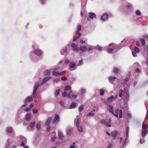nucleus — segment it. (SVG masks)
<instances>
[{"mask_svg":"<svg viewBox=\"0 0 148 148\" xmlns=\"http://www.w3.org/2000/svg\"><path fill=\"white\" fill-rule=\"evenodd\" d=\"M69 70L70 71H73L77 68L76 66L77 65L76 63L75 62H71L69 64Z\"/></svg>","mask_w":148,"mask_h":148,"instance_id":"1","label":"nucleus"},{"mask_svg":"<svg viewBox=\"0 0 148 148\" xmlns=\"http://www.w3.org/2000/svg\"><path fill=\"white\" fill-rule=\"evenodd\" d=\"M101 122L102 124L105 125L106 126L110 127L111 126V125L110 124L111 122V120L110 119L102 120Z\"/></svg>","mask_w":148,"mask_h":148,"instance_id":"2","label":"nucleus"},{"mask_svg":"<svg viewBox=\"0 0 148 148\" xmlns=\"http://www.w3.org/2000/svg\"><path fill=\"white\" fill-rule=\"evenodd\" d=\"M117 97V95H115L114 97L113 95H111L107 98L106 101L108 103H111L114 99H116Z\"/></svg>","mask_w":148,"mask_h":148,"instance_id":"3","label":"nucleus"},{"mask_svg":"<svg viewBox=\"0 0 148 148\" xmlns=\"http://www.w3.org/2000/svg\"><path fill=\"white\" fill-rule=\"evenodd\" d=\"M77 95L74 94L72 91H70L68 95V97L69 98L76 99L77 97Z\"/></svg>","mask_w":148,"mask_h":148,"instance_id":"4","label":"nucleus"},{"mask_svg":"<svg viewBox=\"0 0 148 148\" xmlns=\"http://www.w3.org/2000/svg\"><path fill=\"white\" fill-rule=\"evenodd\" d=\"M64 72H61L59 73L58 71H53L52 72V75L53 76H58L60 75H63Z\"/></svg>","mask_w":148,"mask_h":148,"instance_id":"5","label":"nucleus"},{"mask_svg":"<svg viewBox=\"0 0 148 148\" xmlns=\"http://www.w3.org/2000/svg\"><path fill=\"white\" fill-rule=\"evenodd\" d=\"M108 16L107 13H105L101 16V20L102 21H105L108 18Z\"/></svg>","mask_w":148,"mask_h":148,"instance_id":"6","label":"nucleus"},{"mask_svg":"<svg viewBox=\"0 0 148 148\" xmlns=\"http://www.w3.org/2000/svg\"><path fill=\"white\" fill-rule=\"evenodd\" d=\"M34 97H33L32 95L31 96H28L24 100V101L25 102H31L33 100V98Z\"/></svg>","mask_w":148,"mask_h":148,"instance_id":"7","label":"nucleus"},{"mask_svg":"<svg viewBox=\"0 0 148 148\" xmlns=\"http://www.w3.org/2000/svg\"><path fill=\"white\" fill-rule=\"evenodd\" d=\"M35 124V122H32L28 125L27 128L29 130H32L34 127Z\"/></svg>","mask_w":148,"mask_h":148,"instance_id":"8","label":"nucleus"},{"mask_svg":"<svg viewBox=\"0 0 148 148\" xmlns=\"http://www.w3.org/2000/svg\"><path fill=\"white\" fill-rule=\"evenodd\" d=\"M59 120V116L58 115H56L55 118L52 121V123H57Z\"/></svg>","mask_w":148,"mask_h":148,"instance_id":"9","label":"nucleus"},{"mask_svg":"<svg viewBox=\"0 0 148 148\" xmlns=\"http://www.w3.org/2000/svg\"><path fill=\"white\" fill-rule=\"evenodd\" d=\"M71 47L73 48V50L76 51L79 50L78 46L75 43H73L71 45Z\"/></svg>","mask_w":148,"mask_h":148,"instance_id":"10","label":"nucleus"},{"mask_svg":"<svg viewBox=\"0 0 148 148\" xmlns=\"http://www.w3.org/2000/svg\"><path fill=\"white\" fill-rule=\"evenodd\" d=\"M107 105H108L107 108L108 110L110 112H111L112 113H113L114 110L113 108V107L108 104H107Z\"/></svg>","mask_w":148,"mask_h":148,"instance_id":"11","label":"nucleus"},{"mask_svg":"<svg viewBox=\"0 0 148 148\" xmlns=\"http://www.w3.org/2000/svg\"><path fill=\"white\" fill-rule=\"evenodd\" d=\"M34 53L38 56H40L42 54L41 51L39 50H35L33 51Z\"/></svg>","mask_w":148,"mask_h":148,"instance_id":"12","label":"nucleus"},{"mask_svg":"<svg viewBox=\"0 0 148 148\" xmlns=\"http://www.w3.org/2000/svg\"><path fill=\"white\" fill-rule=\"evenodd\" d=\"M96 15L93 12L89 13V17L90 18H95Z\"/></svg>","mask_w":148,"mask_h":148,"instance_id":"13","label":"nucleus"},{"mask_svg":"<svg viewBox=\"0 0 148 148\" xmlns=\"http://www.w3.org/2000/svg\"><path fill=\"white\" fill-rule=\"evenodd\" d=\"M88 49L86 46H82L79 48V50L82 52L85 51H87Z\"/></svg>","mask_w":148,"mask_h":148,"instance_id":"14","label":"nucleus"},{"mask_svg":"<svg viewBox=\"0 0 148 148\" xmlns=\"http://www.w3.org/2000/svg\"><path fill=\"white\" fill-rule=\"evenodd\" d=\"M76 106V103L75 102H73L69 106L70 109H72L75 108Z\"/></svg>","mask_w":148,"mask_h":148,"instance_id":"15","label":"nucleus"},{"mask_svg":"<svg viewBox=\"0 0 148 148\" xmlns=\"http://www.w3.org/2000/svg\"><path fill=\"white\" fill-rule=\"evenodd\" d=\"M119 109H117L115 110L113 112V113H112L115 117H118V114L119 113Z\"/></svg>","mask_w":148,"mask_h":148,"instance_id":"16","label":"nucleus"},{"mask_svg":"<svg viewBox=\"0 0 148 148\" xmlns=\"http://www.w3.org/2000/svg\"><path fill=\"white\" fill-rule=\"evenodd\" d=\"M51 78V77L50 76L47 77H45L43 79L42 81V83H44L45 82L47 81H48L49 79H50Z\"/></svg>","mask_w":148,"mask_h":148,"instance_id":"17","label":"nucleus"},{"mask_svg":"<svg viewBox=\"0 0 148 148\" xmlns=\"http://www.w3.org/2000/svg\"><path fill=\"white\" fill-rule=\"evenodd\" d=\"M71 89V87L70 86H66L64 88V90L65 91H69Z\"/></svg>","mask_w":148,"mask_h":148,"instance_id":"18","label":"nucleus"},{"mask_svg":"<svg viewBox=\"0 0 148 148\" xmlns=\"http://www.w3.org/2000/svg\"><path fill=\"white\" fill-rule=\"evenodd\" d=\"M140 42L142 45L144 46L145 45V40L144 38H141L140 39Z\"/></svg>","mask_w":148,"mask_h":148,"instance_id":"19","label":"nucleus"},{"mask_svg":"<svg viewBox=\"0 0 148 148\" xmlns=\"http://www.w3.org/2000/svg\"><path fill=\"white\" fill-rule=\"evenodd\" d=\"M51 119L52 118L51 117H50L48 119L46 123V126H48L49 125L50 122L51 121Z\"/></svg>","mask_w":148,"mask_h":148,"instance_id":"20","label":"nucleus"},{"mask_svg":"<svg viewBox=\"0 0 148 148\" xmlns=\"http://www.w3.org/2000/svg\"><path fill=\"white\" fill-rule=\"evenodd\" d=\"M119 69L117 67H115L113 69V72L114 73H119Z\"/></svg>","mask_w":148,"mask_h":148,"instance_id":"21","label":"nucleus"},{"mask_svg":"<svg viewBox=\"0 0 148 148\" xmlns=\"http://www.w3.org/2000/svg\"><path fill=\"white\" fill-rule=\"evenodd\" d=\"M6 131L8 133H11L13 131L12 128L11 127H8L6 128Z\"/></svg>","mask_w":148,"mask_h":148,"instance_id":"22","label":"nucleus"},{"mask_svg":"<svg viewBox=\"0 0 148 148\" xmlns=\"http://www.w3.org/2000/svg\"><path fill=\"white\" fill-rule=\"evenodd\" d=\"M118 133V132L117 131H114L111 133V135L112 136L115 137Z\"/></svg>","mask_w":148,"mask_h":148,"instance_id":"23","label":"nucleus"},{"mask_svg":"<svg viewBox=\"0 0 148 148\" xmlns=\"http://www.w3.org/2000/svg\"><path fill=\"white\" fill-rule=\"evenodd\" d=\"M31 116L30 114H28L26 115L25 119L27 121H29L31 119Z\"/></svg>","mask_w":148,"mask_h":148,"instance_id":"24","label":"nucleus"},{"mask_svg":"<svg viewBox=\"0 0 148 148\" xmlns=\"http://www.w3.org/2000/svg\"><path fill=\"white\" fill-rule=\"evenodd\" d=\"M51 72L50 70H46L44 72V74L46 75H48L51 74Z\"/></svg>","mask_w":148,"mask_h":148,"instance_id":"25","label":"nucleus"},{"mask_svg":"<svg viewBox=\"0 0 148 148\" xmlns=\"http://www.w3.org/2000/svg\"><path fill=\"white\" fill-rule=\"evenodd\" d=\"M84 106L83 105H82L79 106L78 108L79 111V112H81L84 109Z\"/></svg>","mask_w":148,"mask_h":148,"instance_id":"26","label":"nucleus"},{"mask_svg":"<svg viewBox=\"0 0 148 148\" xmlns=\"http://www.w3.org/2000/svg\"><path fill=\"white\" fill-rule=\"evenodd\" d=\"M105 90L103 89H101L99 90V93L100 95L103 96V95Z\"/></svg>","mask_w":148,"mask_h":148,"instance_id":"27","label":"nucleus"},{"mask_svg":"<svg viewBox=\"0 0 148 148\" xmlns=\"http://www.w3.org/2000/svg\"><path fill=\"white\" fill-rule=\"evenodd\" d=\"M114 49L113 48H108L106 50L109 53H112Z\"/></svg>","mask_w":148,"mask_h":148,"instance_id":"28","label":"nucleus"},{"mask_svg":"<svg viewBox=\"0 0 148 148\" xmlns=\"http://www.w3.org/2000/svg\"><path fill=\"white\" fill-rule=\"evenodd\" d=\"M40 122H38L36 125V127L37 130H39L40 128Z\"/></svg>","mask_w":148,"mask_h":148,"instance_id":"29","label":"nucleus"},{"mask_svg":"<svg viewBox=\"0 0 148 148\" xmlns=\"http://www.w3.org/2000/svg\"><path fill=\"white\" fill-rule=\"evenodd\" d=\"M129 75H127L126 76V77L125 79L124 83L125 84L129 80Z\"/></svg>","mask_w":148,"mask_h":148,"instance_id":"30","label":"nucleus"},{"mask_svg":"<svg viewBox=\"0 0 148 148\" xmlns=\"http://www.w3.org/2000/svg\"><path fill=\"white\" fill-rule=\"evenodd\" d=\"M128 138H127L126 137V138L124 139L123 140V146H124L127 143V142Z\"/></svg>","mask_w":148,"mask_h":148,"instance_id":"31","label":"nucleus"},{"mask_svg":"<svg viewBox=\"0 0 148 148\" xmlns=\"http://www.w3.org/2000/svg\"><path fill=\"white\" fill-rule=\"evenodd\" d=\"M147 131L146 130H143L141 133L142 136L143 137L145 136L147 134Z\"/></svg>","mask_w":148,"mask_h":148,"instance_id":"32","label":"nucleus"},{"mask_svg":"<svg viewBox=\"0 0 148 148\" xmlns=\"http://www.w3.org/2000/svg\"><path fill=\"white\" fill-rule=\"evenodd\" d=\"M59 138L60 139H62L63 138V135L60 132H59L58 133Z\"/></svg>","mask_w":148,"mask_h":148,"instance_id":"33","label":"nucleus"},{"mask_svg":"<svg viewBox=\"0 0 148 148\" xmlns=\"http://www.w3.org/2000/svg\"><path fill=\"white\" fill-rule=\"evenodd\" d=\"M129 128L127 127L126 128V136L127 138L129 137Z\"/></svg>","mask_w":148,"mask_h":148,"instance_id":"34","label":"nucleus"},{"mask_svg":"<svg viewBox=\"0 0 148 148\" xmlns=\"http://www.w3.org/2000/svg\"><path fill=\"white\" fill-rule=\"evenodd\" d=\"M78 130L80 132H82L83 131L82 127L81 126H78V127H76Z\"/></svg>","mask_w":148,"mask_h":148,"instance_id":"35","label":"nucleus"},{"mask_svg":"<svg viewBox=\"0 0 148 148\" xmlns=\"http://www.w3.org/2000/svg\"><path fill=\"white\" fill-rule=\"evenodd\" d=\"M116 79V77H111L109 78V79L110 82H113Z\"/></svg>","mask_w":148,"mask_h":148,"instance_id":"36","label":"nucleus"},{"mask_svg":"<svg viewBox=\"0 0 148 148\" xmlns=\"http://www.w3.org/2000/svg\"><path fill=\"white\" fill-rule=\"evenodd\" d=\"M81 121L80 119H78L76 123V127H78V126H79V124L80 123Z\"/></svg>","mask_w":148,"mask_h":148,"instance_id":"37","label":"nucleus"},{"mask_svg":"<svg viewBox=\"0 0 148 148\" xmlns=\"http://www.w3.org/2000/svg\"><path fill=\"white\" fill-rule=\"evenodd\" d=\"M60 90V89H59L56 91L55 93V95L57 97L59 95Z\"/></svg>","mask_w":148,"mask_h":148,"instance_id":"38","label":"nucleus"},{"mask_svg":"<svg viewBox=\"0 0 148 148\" xmlns=\"http://www.w3.org/2000/svg\"><path fill=\"white\" fill-rule=\"evenodd\" d=\"M62 95L64 97H66L67 96L68 97L67 93L65 91L64 92H63L62 93Z\"/></svg>","mask_w":148,"mask_h":148,"instance_id":"39","label":"nucleus"},{"mask_svg":"<svg viewBox=\"0 0 148 148\" xmlns=\"http://www.w3.org/2000/svg\"><path fill=\"white\" fill-rule=\"evenodd\" d=\"M83 64V62L82 60H80L79 61V63L77 64V66H80L81 65H82Z\"/></svg>","mask_w":148,"mask_h":148,"instance_id":"40","label":"nucleus"},{"mask_svg":"<svg viewBox=\"0 0 148 148\" xmlns=\"http://www.w3.org/2000/svg\"><path fill=\"white\" fill-rule=\"evenodd\" d=\"M123 90L122 89H121L120 90L119 94V97H121L123 96L122 93H123Z\"/></svg>","mask_w":148,"mask_h":148,"instance_id":"41","label":"nucleus"},{"mask_svg":"<svg viewBox=\"0 0 148 148\" xmlns=\"http://www.w3.org/2000/svg\"><path fill=\"white\" fill-rule=\"evenodd\" d=\"M119 117L120 118H121L122 115V110H121L119 111Z\"/></svg>","mask_w":148,"mask_h":148,"instance_id":"42","label":"nucleus"},{"mask_svg":"<svg viewBox=\"0 0 148 148\" xmlns=\"http://www.w3.org/2000/svg\"><path fill=\"white\" fill-rule=\"evenodd\" d=\"M95 114V113H92V111L91 112H89L88 114H87V116H93Z\"/></svg>","mask_w":148,"mask_h":148,"instance_id":"43","label":"nucleus"},{"mask_svg":"<svg viewBox=\"0 0 148 148\" xmlns=\"http://www.w3.org/2000/svg\"><path fill=\"white\" fill-rule=\"evenodd\" d=\"M53 134H54V136H51V140L52 141H53L54 140H55V138H56V136H55V133L54 132L53 133Z\"/></svg>","mask_w":148,"mask_h":148,"instance_id":"44","label":"nucleus"},{"mask_svg":"<svg viewBox=\"0 0 148 148\" xmlns=\"http://www.w3.org/2000/svg\"><path fill=\"white\" fill-rule=\"evenodd\" d=\"M81 29V26L80 25H78L77 26V30L76 32H79Z\"/></svg>","mask_w":148,"mask_h":148,"instance_id":"45","label":"nucleus"},{"mask_svg":"<svg viewBox=\"0 0 148 148\" xmlns=\"http://www.w3.org/2000/svg\"><path fill=\"white\" fill-rule=\"evenodd\" d=\"M136 13L137 15H140L141 14L140 12L138 10L136 11Z\"/></svg>","mask_w":148,"mask_h":148,"instance_id":"46","label":"nucleus"},{"mask_svg":"<svg viewBox=\"0 0 148 148\" xmlns=\"http://www.w3.org/2000/svg\"><path fill=\"white\" fill-rule=\"evenodd\" d=\"M114 49H116V52L118 51L119 49V48L117 47V46H115L114 47Z\"/></svg>","mask_w":148,"mask_h":148,"instance_id":"47","label":"nucleus"},{"mask_svg":"<svg viewBox=\"0 0 148 148\" xmlns=\"http://www.w3.org/2000/svg\"><path fill=\"white\" fill-rule=\"evenodd\" d=\"M134 51L135 52L138 53L139 52L140 50L137 47H135L134 49Z\"/></svg>","mask_w":148,"mask_h":148,"instance_id":"48","label":"nucleus"},{"mask_svg":"<svg viewBox=\"0 0 148 148\" xmlns=\"http://www.w3.org/2000/svg\"><path fill=\"white\" fill-rule=\"evenodd\" d=\"M60 69V67L58 66L54 68V69H51V70H54V71H56Z\"/></svg>","mask_w":148,"mask_h":148,"instance_id":"49","label":"nucleus"},{"mask_svg":"<svg viewBox=\"0 0 148 148\" xmlns=\"http://www.w3.org/2000/svg\"><path fill=\"white\" fill-rule=\"evenodd\" d=\"M60 80L59 78H56L53 80V82L54 83H57Z\"/></svg>","mask_w":148,"mask_h":148,"instance_id":"50","label":"nucleus"},{"mask_svg":"<svg viewBox=\"0 0 148 148\" xmlns=\"http://www.w3.org/2000/svg\"><path fill=\"white\" fill-rule=\"evenodd\" d=\"M39 85L38 84H36L35 85L34 89L37 90L38 87Z\"/></svg>","mask_w":148,"mask_h":148,"instance_id":"51","label":"nucleus"},{"mask_svg":"<svg viewBox=\"0 0 148 148\" xmlns=\"http://www.w3.org/2000/svg\"><path fill=\"white\" fill-rule=\"evenodd\" d=\"M61 79L62 81H65L67 79V78L65 76H63L61 77Z\"/></svg>","mask_w":148,"mask_h":148,"instance_id":"52","label":"nucleus"},{"mask_svg":"<svg viewBox=\"0 0 148 148\" xmlns=\"http://www.w3.org/2000/svg\"><path fill=\"white\" fill-rule=\"evenodd\" d=\"M80 92L81 93H85L86 91L84 88H82L80 90Z\"/></svg>","mask_w":148,"mask_h":148,"instance_id":"53","label":"nucleus"},{"mask_svg":"<svg viewBox=\"0 0 148 148\" xmlns=\"http://www.w3.org/2000/svg\"><path fill=\"white\" fill-rule=\"evenodd\" d=\"M147 127V125L145 124H143L142 126V128L143 130H145L146 129V128Z\"/></svg>","mask_w":148,"mask_h":148,"instance_id":"54","label":"nucleus"},{"mask_svg":"<svg viewBox=\"0 0 148 148\" xmlns=\"http://www.w3.org/2000/svg\"><path fill=\"white\" fill-rule=\"evenodd\" d=\"M132 55L133 56L136 57L137 56V55L136 53L134 51H132Z\"/></svg>","mask_w":148,"mask_h":148,"instance_id":"55","label":"nucleus"},{"mask_svg":"<svg viewBox=\"0 0 148 148\" xmlns=\"http://www.w3.org/2000/svg\"><path fill=\"white\" fill-rule=\"evenodd\" d=\"M36 90H35L34 89L33 92V94L32 95L33 97H34V95H35V94L36 93Z\"/></svg>","mask_w":148,"mask_h":148,"instance_id":"56","label":"nucleus"},{"mask_svg":"<svg viewBox=\"0 0 148 148\" xmlns=\"http://www.w3.org/2000/svg\"><path fill=\"white\" fill-rule=\"evenodd\" d=\"M80 43L81 44H82L83 43H85L86 42L85 41H83L82 39H81L80 41Z\"/></svg>","mask_w":148,"mask_h":148,"instance_id":"57","label":"nucleus"},{"mask_svg":"<svg viewBox=\"0 0 148 148\" xmlns=\"http://www.w3.org/2000/svg\"><path fill=\"white\" fill-rule=\"evenodd\" d=\"M97 47L98 48V49L99 51H101V50L102 48L100 47L99 45H97Z\"/></svg>","mask_w":148,"mask_h":148,"instance_id":"58","label":"nucleus"},{"mask_svg":"<svg viewBox=\"0 0 148 148\" xmlns=\"http://www.w3.org/2000/svg\"><path fill=\"white\" fill-rule=\"evenodd\" d=\"M33 112L34 113L36 114L38 113V110L37 109L33 110Z\"/></svg>","mask_w":148,"mask_h":148,"instance_id":"59","label":"nucleus"},{"mask_svg":"<svg viewBox=\"0 0 148 148\" xmlns=\"http://www.w3.org/2000/svg\"><path fill=\"white\" fill-rule=\"evenodd\" d=\"M135 71L137 73L140 72H141L139 69L138 68H137L136 69Z\"/></svg>","mask_w":148,"mask_h":148,"instance_id":"60","label":"nucleus"},{"mask_svg":"<svg viewBox=\"0 0 148 148\" xmlns=\"http://www.w3.org/2000/svg\"><path fill=\"white\" fill-rule=\"evenodd\" d=\"M112 145V143H109L107 148H110Z\"/></svg>","mask_w":148,"mask_h":148,"instance_id":"61","label":"nucleus"},{"mask_svg":"<svg viewBox=\"0 0 148 148\" xmlns=\"http://www.w3.org/2000/svg\"><path fill=\"white\" fill-rule=\"evenodd\" d=\"M30 110V108H26L25 110L24 111L26 112H28Z\"/></svg>","mask_w":148,"mask_h":148,"instance_id":"62","label":"nucleus"},{"mask_svg":"<svg viewBox=\"0 0 148 148\" xmlns=\"http://www.w3.org/2000/svg\"><path fill=\"white\" fill-rule=\"evenodd\" d=\"M69 61L68 59L65 60L64 63L65 64H67L69 63Z\"/></svg>","mask_w":148,"mask_h":148,"instance_id":"63","label":"nucleus"},{"mask_svg":"<svg viewBox=\"0 0 148 148\" xmlns=\"http://www.w3.org/2000/svg\"><path fill=\"white\" fill-rule=\"evenodd\" d=\"M76 33L78 34L79 37L81 35V34L79 33V32H76Z\"/></svg>","mask_w":148,"mask_h":148,"instance_id":"64","label":"nucleus"}]
</instances>
